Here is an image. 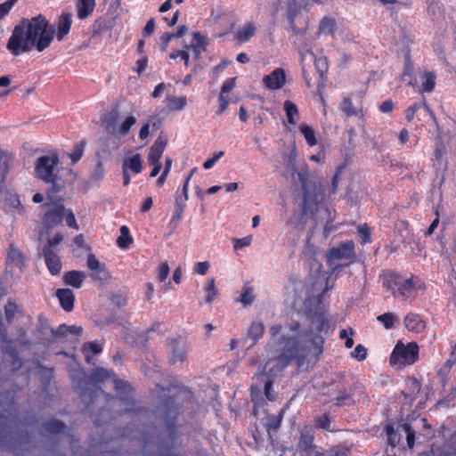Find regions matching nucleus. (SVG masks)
I'll use <instances>...</instances> for the list:
<instances>
[{
	"mask_svg": "<svg viewBox=\"0 0 456 456\" xmlns=\"http://www.w3.org/2000/svg\"><path fill=\"white\" fill-rule=\"evenodd\" d=\"M59 251L51 250L50 248H42V255L45 259V265L52 275H58L62 268Z\"/></svg>",
	"mask_w": 456,
	"mask_h": 456,
	"instance_id": "nucleus-17",
	"label": "nucleus"
},
{
	"mask_svg": "<svg viewBox=\"0 0 456 456\" xmlns=\"http://www.w3.org/2000/svg\"><path fill=\"white\" fill-rule=\"evenodd\" d=\"M53 38L54 29L43 14H38L31 20L23 19L14 27L6 47L13 56L31 48L41 53L50 46Z\"/></svg>",
	"mask_w": 456,
	"mask_h": 456,
	"instance_id": "nucleus-2",
	"label": "nucleus"
},
{
	"mask_svg": "<svg viewBox=\"0 0 456 456\" xmlns=\"http://www.w3.org/2000/svg\"><path fill=\"white\" fill-rule=\"evenodd\" d=\"M351 357L362 362L367 357V349L362 345H357L351 352Z\"/></svg>",
	"mask_w": 456,
	"mask_h": 456,
	"instance_id": "nucleus-55",
	"label": "nucleus"
},
{
	"mask_svg": "<svg viewBox=\"0 0 456 456\" xmlns=\"http://www.w3.org/2000/svg\"><path fill=\"white\" fill-rule=\"evenodd\" d=\"M339 108L346 118L355 117L359 114V110L354 107L350 97H344Z\"/></svg>",
	"mask_w": 456,
	"mask_h": 456,
	"instance_id": "nucleus-43",
	"label": "nucleus"
},
{
	"mask_svg": "<svg viewBox=\"0 0 456 456\" xmlns=\"http://www.w3.org/2000/svg\"><path fill=\"white\" fill-rule=\"evenodd\" d=\"M169 273V266L167 262L161 263L158 269V279L159 281H164Z\"/></svg>",
	"mask_w": 456,
	"mask_h": 456,
	"instance_id": "nucleus-59",
	"label": "nucleus"
},
{
	"mask_svg": "<svg viewBox=\"0 0 456 456\" xmlns=\"http://www.w3.org/2000/svg\"><path fill=\"white\" fill-rule=\"evenodd\" d=\"M327 308L318 297L314 306H307L305 314L311 322L315 324L316 333L312 329L301 330L299 322L289 324L288 329L294 333L292 336L281 338L280 354L275 358L277 364L284 369L291 362L295 361L299 371L308 370L316 365L324 351V338L320 334L328 332L330 328V321L326 316Z\"/></svg>",
	"mask_w": 456,
	"mask_h": 456,
	"instance_id": "nucleus-1",
	"label": "nucleus"
},
{
	"mask_svg": "<svg viewBox=\"0 0 456 456\" xmlns=\"http://www.w3.org/2000/svg\"><path fill=\"white\" fill-rule=\"evenodd\" d=\"M59 164V155L55 151L48 155L40 156L35 165V176L46 183L55 184L58 178L56 171Z\"/></svg>",
	"mask_w": 456,
	"mask_h": 456,
	"instance_id": "nucleus-9",
	"label": "nucleus"
},
{
	"mask_svg": "<svg viewBox=\"0 0 456 456\" xmlns=\"http://www.w3.org/2000/svg\"><path fill=\"white\" fill-rule=\"evenodd\" d=\"M378 322L382 323L386 330L394 328L395 323L398 321L397 317L392 313H384L377 317Z\"/></svg>",
	"mask_w": 456,
	"mask_h": 456,
	"instance_id": "nucleus-46",
	"label": "nucleus"
},
{
	"mask_svg": "<svg viewBox=\"0 0 456 456\" xmlns=\"http://www.w3.org/2000/svg\"><path fill=\"white\" fill-rule=\"evenodd\" d=\"M341 169L342 167H338L336 171V174L333 175L331 179V190L330 193L335 194L338 191V186L340 181V175H341Z\"/></svg>",
	"mask_w": 456,
	"mask_h": 456,
	"instance_id": "nucleus-61",
	"label": "nucleus"
},
{
	"mask_svg": "<svg viewBox=\"0 0 456 456\" xmlns=\"http://www.w3.org/2000/svg\"><path fill=\"white\" fill-rule=\"evenodd\" d=\"M263 83L269 90L281 89L286 83L284 69L281 68H276L270 74L264 76Z\"/></svg>",
	"mask_w": 456,
	"mask_h": 456,
	"instance_id": "nucleus-16",
	"label": "nucleus"
},
{
	"mask_svg": "<svg viewBox=\"0 0 456 456\" xmlns=\"http://www.w3.org/2000/svg\"><path fill=\"white\" fill-rule=\"evenodd\" d=\"M134 239L130 234L129 229L126 225L120 227V235L117 239V245L122 249H126L133 243Z\"/></svg>",
	"mask_w": 456,
	"mask_h": 456,
	"instance_id": "nucleus-38",
	"label": "nucleus"
},
{
	"mask_svg": "<svg viewBox=\"0 0 456 456\" xmlns=\"http://www.w3.org/2000/svg\"><path fill=\"white\" fill-rule=\"evenodd\" d=\"M235 80L236 77H231L226 79L221 87L220 94H223V95H224L225 94L232 91L235 86Z\"/></svg>",
	"mask_w": 456,
	"mask_h": 456,
	"instance_id": "nucleus-60",
	"label": "nucleus"
},
{
	"mask_svg": "<svg viewBox=\"0 0 456 456\" xmlns=\"http://www.w3.org/2000/svg\"><path fill=\"white\" fill-rule=\"evenodd\" d=\"M387 443L395 447L399 441V435L395 431L394 428L391 426H388L387 428Z\"/></svg>",
	"mask_w": 456,
	"mask_h": 456,
	"instance_id": "nucleus-57",
	"label": "nucleus"
},
{
	"mask_svg": "<svg viewBox=\"0 0 456 456\" xmlns=\"http://www.w3.org/2000/svg\"><path fill=\"white\" fill-rule=\"evenodd\" d=\"M314 428L326 431H331V417L330 413L316 416L314 419Z\"/></svg>",
	"mask_w": 456,
	"mask_h": 456,
	"instance_id": "nucleus-42",
	"label": "nucleus"
},
{
	"mask_svg": "<svg viewBox=\"0 0 456 456\" xmlns=\"http://www.w3.org/2000/svg\"><path fill=\"white\" fill-rule=\"evenodd\" d=\"M86 265L88 269L91 271V278L93 280L106 282L110 278V274L106 265L101 263L94 254H89L87 256Z\"/></svg>",
	"mask_w": 456,
	"mask_h": 456,
	"instance_id": "nucleus-14",
	"label": "nucleus"
},
{
	"mask_svg": "<svg viewBox=\"0 0 456 456\" xmlns=\"http://www.w3.org/2000/svg\"><path fill=\"white\" fill-rule=\"evenodd\" d=\"M265 333V326L262 322L255 321L251 323L248 330V336L255 342L261 338Z\"/></svg>",
	"mask_w": 456,
	"mask_h": 456,
	"instance_id": "nucleus-41",
	"label": "nucleus"
},
{
	"mask_svg": "<svg viewBox=\"0 0 456 456\" xmlns=\"http://www.w3.org/2000/svg\"><path fill=\"white\" fill-rule=\"evenodd\" d=\"M18 0H7L0 4V19H4L17 4Z\"/></svg>",
	"mask_w": 456,
	"mask_h": 456,
	"instance_id": "nucleus-56",
	"label": "nucleus"
},
{
	"mask_svg": "<svg viewBox=\"0 0 456 456\" xmlns=\"http://www.w3.org/2000/svg\"><path fill=\"white\" fill-rule=\"evenodd\" d=\"M403 428L406 432V442L410 449H412L415 444V431L409 425H404Z\"/></svg>",
	"mask_w": 456,
	"mask_h": 456,
	"instance_id": "nucleus-58",
	"label": "nucleus"
},
{
	"mask_svg": "<svg viewBox=\"0 0 456 456\" xmlns=\"http://www.w3.org/2000/svg\"><path fill=\"white\" fill-rule=\"evenodd\" d=\"M405 328L413 333H422L427 327L425 320L420 314L415 313H409L404 317Z\"/></svg>",
	"mask_w": 456,
	"mask_h": 456,
	"instance_id": "nucleus-21",
	"label": "nucleus"
},
{
	"mask_svg": "<svg viewBox=\"0 0 456 456\" xmlns=\"http://www.w3.org/2000/svg\"><path fill=\"white\" fill-rule=\"evenodd\" d=\"M122 169L134 174H140L142 170V158L139 153L126 158L122 164Z\"/></svg>",
	"mask_w": 456,
	"mask_h": 456,
	"instance_id": "nucleus-28",
	"label": "nucleus"
},
{
	"mask_svg": "<svg viewBox=\"0 0 456 456\" xmlns=\"http://www.w3.org/2000/svg\"><path fill=\"white\" fill-rule=\"evenodd\" d=\"M84 149H85V142H79L73 147L72 152L69 154V157L72 160L73 163L77 162L80 160L84 154Z\"/></svg>",
	"mask_w": 456,
	"mask_h": 456,
	"instance_id": "nucleus-50",
	"label": "nucleus"
},
{
	"mask_svg": "<svg viewBox=\"0 0 456 456\" xmlns=\"http://www.w3.org/2000/svg\"><path fill=\"white\" fill-rule=\"evenodd\" d=\"M119 118V106H114L110 111L102 117L101 121L105 130L110 134H115L117 123Z\"/></svg>",
	"mask_w": 456,
	"mask_h": 456,
	"instance_id": "nucleus-22",
	"label": "nucleus"
},
{
	"mask_svg": "<svg viewBox=\"0 0 456 456\" xmlns=\"http://www.w3.org/2000/svg\"><path fill=\"white\" fill-rule=\"evenodd\" d=\"M250 386V398L253 403L252 414L256 416L261 408L266 402L265 397L271 402H274L278 397V393L273 388V376L266 371L257 372L253 377Z\"/></svg>",
	"mask_w": 456,
	"mask_h": 456,
	"instance_id": "nucleus-4",
	"label": "nucleus"
},
{
	"mask_svg": "<svg viewBox=\"0 0 456 456\" xmlns=\"http://www.w3.org/2000/svg\"><path fill=\"white\" fill-rule=\"evenodd\" d=\"M63 219H65L66 224L69 227L73 228L75 230H78L79 227L77 223L75 215L70 208H65V214Z\"/></svg>",
	"mask_w": 456,
	"mask_h": 456,
	"instance_id": "nucleus-54",
	"label": "nucleus"
},
{
	"mask_svg": "<svg viewBox=\"0 0 456 456\" xmlns=\"http://www.w3.org/2000/svg\"><path fill=\"white\" fill-rule=\"evenodd\" d=\"M12 160V155L0 151V175L2 183H4L6 179Z\"/></svg>",
	"mask_w": 456,
	"mask_h": 456,
	"instance_id": "nucleus-35",
	"label": "nucleus"
},
{
	"mask_svg": "<svg viewBox=\"0 0 456 456\" xmlns=\"http://www.w3.org/2000/svg\"><path fill=\"white\" fill-rule=\"evenodd\" d=\"M297 453L298 456H349L351 450L348 446L338 444L330 447L323 452L316 451L314 444V432L312 428L305 427L300 430Z\"/></svg>",
	"mask_w": 456,
	"mask_h": 456,
	"instance_id": "nucleus-6",
	"label": "nucleus"
},
{
	"mask_svg": "<svg viewBox=\"0 0 456 456\" xmlns=\"http://www.w3.org/2000/svg\"><path fill=\"white\" fill-rule=\"evenodd\" d=\"M55 295L64 311L71 312L73 310L75 296L70 289H58Z\"/></svg>",
	"mask_w": 456,
	"mask_h": 456,
	"instance_id": "nucleus-23",
	"label": "nucleus"
},
{
	"mask_svg": "<svg viewBox=\"0 0 456 456\" xmlns=\"http://www.w3.org/2000/svg\"><path fill=\"white\" fill-rule=\"evenodd\" d=\"M44 429L52 435H59L65 431L66 425L64 422L57 419H51L44 423Z\"/></svg>",
	"mask_w": 456,
	"mask_h": 456,
	"instance_id": "nucleus-39",
	"label": "nucleus"
},
{
	"mask_svg": "<svg viewBox=\"0 0 456 456\" xmlns=\"http://www.w3.org/2000/svg\"><path fill=\"white\" fill-rule=\"evenodd\" d=\"M154 30H155V20L153 18H151L147 21L145 27L142 29V36L145 37H150L151 35L153 34Z\"/></svg>",
	"mask_w": 456,
	"mask_h": 456,
	"instance_id": "nucleus-63",
	"label": "nucleus"
},
{
	"mask_svg": "<svg viewBox=\"0 0 456 456\" xmlns=\"http://www.w3.org/2000/svg\"><path fill=\"white\" fill-rule=\"evenodd\" d=\"M42 208H44V214L41 222L47 231L61 224L65 214L63 199L47 195L46 201L42 205Z\"/></svg>",
	"mask_w": 456,
	"mask_h": 456,
	"instance_id": "nucleus-7",
	"label": "nucleus"
},
{
	"mask_svg": "<svg viewBox=\"0 0 456 456\" xmlns=\"http://www.w3.org/2000/svg\"><path fill=\"white\" fill-rule=\"evenodd\" d=\"M420 77L422 79V84L419 88V92L430 93V92L434 91V89L436 87V73L434 71L425 70L424 72L421 73Z\"/></svg>",
	"mask_w": 456,
	"mask_h": 456,
	"instance_id": "nucleus-32",
	"label": "nucleus"
},
{
	"mask_svg": "<svg viewBox=\"0 0 456 456\" xmlns=\"http://www.w3.org/2000/svg\"><path fill=\"white\" fill-rule=\"evenodd\" d=\"M402 80L412 87H415L418 85L417 78L414 76V67L410 54L405 56L403 70L402 73Z\"/></svg>",
	"mask_w": 456,
	"mask_h": 456,
	"instance_id": "nucleus-26",
	"label": "nucleus"
},
{
	"mask_svg": "<svg viewBox=\"0 0 456 456\" xmlns=\"http://www.w3.org/2000/svg\"><path fill=\"white\" fill-rule=\"evenodd\" d=\"M283 109L286 113L288 122L290 125H296L299 118V112L297 105L289 100H287L283 103Z\"/></svg>",
	"mask_w": 456,
	"mask_h": 456,
	"instance_id": "nucleus-36",
	"label": "nucleus"
},
{
	"mask_svg": "<svg viewBox=\"0 0 456 456\" xmlns=\"http://www.w3.org/2000/svg\"><path fill=\"white\" fill-rule=\"evenodd\" d=\"M185 208V204L182 200V196H178L175 198V209L172 214L171 220L169 222V225L173 228H175L183 217V214Z\"/></svg>",
	"mask_w": 456,
	"mask_h": 456,
	"instance_id": "nucleus-34",
	"label": "nucleus"
},
{
	"mask_svg": "<svg viewBox=\"0 0 456 456\" xmlns=\"http://www.w3.org/2000/svg\"><path fill=\"white\" fill-rule=\"evenodd\" d=\"M330 402L337 407L354 405L355 403L351 390L343 383L335 384L329 391Z\"/></svg>",
	"mask_w": 456,
	"mask_h": 456,
	"instance_id": "nucleus-12",
	"label": "nucleus"
},
{
	"mask_svg": "<svg viewBox=\"0 0 456 456\" xmlns=\"http://www.w3.org/2000/svg\"><path fill=\"white\" fill-rule=\"evenodd\" d=\"M288 407L289 405L286 404L280 410L277 415L269 414L264 419V427L265 428L270 439H273V434L276 433L280 428Z\"/></svg>",
	"mask_w": 456,
	"mask_h": 456,
	"instance_id": "nucleus-20",
	"label": "nucleus"
},
{
	"mask_svg": "<svg viewBox=\"0 0 456 456\" xmlns=\"http://www.w3.org/2000/svg\"><path fill=\"white\" fill-rule=\"evenodd\" d=\"M298 8L297 6L289 5L287 11V20L289 25V28L292 31L293 35H305L308 29V21L307 18L302 17V22H300L301 27H298L296 24V18L297 16Z\"/></svg>",
	"mask_w": 456,
	"mask_h": 456,
	"instance_id": "nucleus-18",
	"label": "nucleus"
},
{
	"mask_svg": "<svg viewBox=\"0 0 456 456\" xmlns=\"http://www.w3.org/2000/svg\"><path fill=\"white\" fill-rule=\"evenodd\" d=\"M82 352L86 361L90 362L92 354H99L102 352V344L99 343L97 340L86 342L82 346Z\"/></svg>",
	"mask_w": 456,
	"mask_h": 456,
	"instance_id": "nucleus-33",
	"label": "nucleus"
},
{
	"mask_svg": "<svg viewBox=\"0 0 456 456\" xmlns=\"http://www.w3.org/2000/svg\"><path fill=\"white\" fill-rule=\"evenodd\" d=\"M170 346L169 362L175 364L178 362H184L187 358L188 346L185 342L177 338H172L168 341Z\"/></svg>",
	"mask_w": 456,
	"mask_h": 456,
	"instance_id": "nucleus-15",
	"label": "nucleus"
},
{
	"mask_svg": "<svg viewBox=\"0 0 456 456\" xmlns=\"http://www.w3.org/2000/svg\"><path fill=\"white\" fill-rule=\"evenodd\" d=\"M72 26V15L70 12H62L56 23V29L54 30V36L59 42H62L66 39Z\"/></svg>",
	"mask_w": 456,
	"mask_h": 456,
	"instance_id": "nucleus-19",
	"label": "nucleus"
},
{
	"mask_svg": "<svg viewBox=\"0 0 456 456\" xmlns=\"http://www.w3.org/2000/svg\"><path fill=\"white\" fill-rule=\"evenodd\" d=\"M209 263L208 261L198 262L194 266V272L200 274L205 275L209 269Z\"/></svg>",
	"mask_w": 456,
	"mask_h": 456,
	"instance_id": "nucleus-62",
	"label": "nucleus"
},
{
	"mask_svg": "<svg viewBox=\"0 0 456 456\" xmlns=\"http://www.w3.org/2000/svg\"><path fill=\"white\" fill-rule=\"evenodd\" d=\"M136 123L135 117L130 115L127 116L125 120L120 124L118 127L116 129L117 134L120 136H126L128 134L131 127Z\"/></svg>",
	"mask_w": 456,
	"mask_h": 456,
	"instance_id": "nucleus-45",
	"label": "nucleus"
},
{
	"mask_svg": "<svg viewBox=\"0 0 456 456\" xmlns=\"http://www.w3.org/2000/svg\"><path fill=\"white\" fill-rule=\"evenodd\" d=\"M167 140H164L159 137L153 143V145L150 149L148 160L149 162H158L160 161L162 154L167 146Z\"/></svg>",
	"mask_w": 456,
	"mask_h": 456,
	"instance_id": "nucleus-29",
	"label": "nucleus"
},
{
	"mask_svg": "<svg viewBox=\"0 0 456 456\" xmlns=\"http://www.w3.org/2000/svg\"><path fill=\"white\" fill-rule=\"evenodd\" d=\"M357 232L360 238V242L362 245L369 244L371 242V232L367 224L359 225Z\"/></svg>",
	"mask_w": 456,
	"mask_h": 456,
	"instance_id": "nucleus-49",
	"label": "nucleus"
},
{
	"mask_svg": "<svg viewBox=\"0 0 456 456\" xmlns=\"http://www.w3.org/2000/svg\"><path fill=\"white\" fill-rule=\"evenodd\" d=\"M419 359V346L417 342L411 341L407 344L398 341L389 358L392 366H408L417 362Z\"/></svg>",
	"mask_w": 456,
	"mask_h": 456,
	"instance_id": "nucleus-8",
	"label": "nucleus"
},
{
	"mask_svg": "<svg viewBox=\"0 0 456 456\" xmlns=\"http://www.w3.org/2000/svg\"><path fill=\"white\" fill-rule=\"evenodd\" d=\"M394 109V102L391 99L384 101L379 106V110L382 113H390Z\"/></svg>",
	"mask_w": 456,
	"mask_h": 456,
	"instance_id": "nucleus-64",
	"label": "nucleus"
},
{
	"mask_svg": "<svg viewBox=\"0 0 456 456\" xmlns=\"http://www.w3.org/2000/svg\"><path fill=\"white\" fill-rule=\"evenodd\" d=\"M297 177L303 191V208L306 209L312 204H316L324 196V188L321 183L311 182L306 169L297 172Z\"/></svg>",
	"mask_w": 456,
	"mask_h": 456,
	"instance_id": "nucleus-10",
	"label": "nucleus"
},
{
	"mask_svg": "<svg viewBox=\"0 0 456 456\" xmlns=\"http://www.w3.org/2000/svg\"><path fill=\"white\" fill-rule=\"evenodd\" d=\"M256 28L253 22H248L240 28L234 35V38L239 42H248L256 34Z\"/></svg>",
	"mask_w": 456,
	"mask_h": 456,
	"instance_id": "nucleus-30",
	"label": "nucleus"
},
{
	"mask_svg": "<svg viewBox=\"0 0 456 456\" xmlns=\"http://www.w3.org/2000/svg\"><path fill=\"white\" fill-rule=\"evenodd\" d=\"M383 286L389 290L395 297L409 299L415 297L417 290H424L426 284L418 277L411 274L406 278L391 272L384 276Z\"/></svg>",
	"mask_w": 456,
	"mask_h": 456,
	"instance_id": "nucleus-3",
	"label": "nucleus"
},
{
	"mask_svg": "<svg viewBox=\"0 0 456 456\" xmlns=\"http://www.w3.org/2000/svg\"><path fill=\"white\" fill-rule=\"evenodd\" d=\"M215 282L216 280L214 278H211L210 280H208V284L204 288V291L206 293L205 303L207 304L211 303L218 294Z\"/></svg>",
	"mask_w": 456,
	"mask_h": 456,
	"instance_id": "nucleus-47",
	"label": "nucleus"
},
{
	"mask_svg": "<svg viewBox=\"0 0 456 456\" xmlns=\"http://www.w3.org/2000/svg\"><path fill=\"white\" fill-rule=\"evenodd\" d=\"M336 30L335 20L328 17H324L319 25L320 33L323 34H333Z\"/></svg>",
	"mask_w": 456,
	"mask_h": 456,
	"instance_id": "nucleus-48",
	"label": "nucleus"
},
{
	"mask_svg": "<svg viewBox=\"0 0 456 456\" xmlns=\"http://www.w3.org/2000/svg\"><path fill=\"white\" fill-rule=\"evenodd\" d=\"M86 274L83 271L72 270L66 272L63 274L62 280L66 285L71 286L76 289L81 288Z\"/></svg>",
	"mask_w": 456,
	"mask_h": 456,
	"instance_id": "nucleus-24",
	"label": "nucleus"
},
{
	"mask_svg": "<svg viewBox=\"0 0 456 456\" xmlns=\"http://www.w3.org/2000/svg\"><path fill=\"white\" fill-rule=\"evenodd\" d=\"M4 309L5 320L8 324L12 323V322L17 314H20V315L22 314L21 308L18 305L16 301L12 297L8 298L7 303L5 304Z\"/></svg>",
	"mask_w": 456,
	"mask_h": 456,
	"instance_id": "nucleus-31",
	"label": "nucleus"
},
{
	"mask_svg": "<svg viewBox=\"0 0 456 456\" xmlns=\"http://www.w3.org/2000/svg\"><path fill=\"white\" fill-rule=\"evenodd\" d=\"M6 264L20 269L25 266L23 254L13 245H11L7 250Z\"/></svg>",
	"mask_w": 456,
	"mask_h": 456,
	"instance_id": "nucleus-27",
	"label": "nucleus"
},
{
	"mask_svg": "<svg viewBox=\"0 0 456 456\" xmlns=\"http://www.w3.org/2000/svg\"><path fill=\"white\" fill-rule=\"evenodd\" d=\"M162 406L165 411L164 419L166 426L170 435L173 436L175 432V420L180 414V407L175 403V396H169L165 399L162 403Z\"/></svg>",
	"mask_w": 456,
	"mask_h": 456,
	"instance_id": "nucleus-13",
	"label": "nucleus"
},
{
	"mask_svg": "<svg viewBox=\"0 0 456 456\" xmlns=\"http://www.w3.org/2000/svg\"><path fill=\"white\" fill-rule=\"evenodd\" d=\"M95 7V0H80L77 5V17L81 20L92 14Z\"/></svg>",
	"mask_w": 456,
	"mask_h": 456,
	"instance_id": "nucleus-37",
	"label": "nucleus"
},
{
	"mask_svg": "<svg viewBox=\"0 0 456 456\" xmlns=\"http://www.w3.org/2000/svg\"><path fill=\"white\" fill-rule=\"evenodd\" d=\"M254 300H255V296L253 294L252 288L244 289L240 294V302L244 305H249L253 304Z\"/></svg>",
	"mask_w": 456,
	"mask_h": 456,
	"instance_id": "nucleus-53",
	"label": "nucleus"
},
{
	"mask_svg": "<svg viewBox=\"0 0 456 456\" xmlns=\"http://www.w3.org/2000/svg\"><path fill=\"white\" fill-rule=\"evenodd\" d=\"M89 379L94 384H100L111 380L114 383V387L119 399L126 405V411L134 412L138 410L135 407V402L130 396L133 392L132 387L129 383L118 379L113 370L100 367L95 368L92 370Z\"/></svg>",
	"mask_w": 456,
	"mask_h": 456,
	"instance_id": "nucleus-5",
	"label": "nucleus"
},
{
	"mask_svg": "<svg viewBox=\"0 0 456 456\" xmlns=\"http://www.w3.org/2000/svg\"><path fill=\"white\" fill-rule=\"evenodd\" d=\"M314 66L322 77L328 72V61L325 57H315Z\"/></svg>",
	"mask_w": 456,
	"mask_h": 456,
	"instance_id": "nucleus-52",
	"label": "nucleus"
},
{
	"mask_svg": "<svg viewBox=\"0 0 456 456\" xmlns=\"http://www.w3.org/2000/svg\"><path fill=\"white\" fill-rule=\"evenodd\" d=\"M82 328L76 325L61 324L56 329H52L51 332L54 338H64L69 334L74 336H80Z\"/></svg>",
	"mask_w": 456,
	"mask_h": 456,
	"instance_id": "nucleus-25",
	"label": "nucleus"
},
{
	"mask_svg": "<svg viewBox=\"0 0 456 456\" xmlns=\"http://www.w3.org/2000/svg\"><path fill=\"white\" fill-rule=\"evenodd\" d=\"M167 107L171 111H180L187 105L186 96H168L167 97Z\"/></svg>",
	"mask_w": 456,
	"mask_h": 456,
	"instance_id": "nucleus-40",
	"label": "nucleus"
},
{
	"mask_svg": "<svg viewBox=\"0 0 456 456\" xmlns=\"http://www.w3.org/2000/svg\"><path fill=\"white\" fill-rule=\"evenodd\" d=\"M63 240V236L60 233L55 234L53 238L49 239L42 248H50L51 250L60 251L59 245Z\"/></svg>",
	"mask_w": 456,
	"mask_h": 456,
	"instance_id": "nucleus-51",
	"label": "nucleus"
},
{
	"mask_svg": "<svg viewBox=\"0 0 456 456\" xmlns=\"http://www.w3.org/2000/svg\"><path fill=\"white\" fill-rule=\"evenodd\" d=\"M302 135L306 141L307 144L310 147L315 146L317 144V139L315 136V132L314 128L306 124H302L299 127Z\"/></svg>",
	"mask_w": 456,
	"mask_h": 456,
	"instance_id": "nucleus-44",
	"label": "nucleus"
},
{
	"mask_svg": "<svg viewBox=\"0 0 456 456\" xmlns=\"http://www.w3.org/2000/svg\"><path fill=\"white\" fill-rule=\"evenodd\" d=\"M356 258L354 242L350 240L330 248L327 252V262L330 265L337 260H349L353 263Z\"/></svg>",
	"mask_w": 456,
	"mask_h": 456,
	"instance_id": "nucleus-11",
	"label": "nucleus"
}]
</instances>
